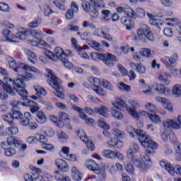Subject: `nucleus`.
Masks as SVG:
<instances>
[{"label": "nucleus", "mask_w": 181, "mask_h": 181, "mask_svg": "<svg viewBox=\"0 0 181 181\" xmlns=\"http://www.w3.org/2000/svg\"><path fill=\"white\" fill-rule=\"evenodd\" d=\"M118 87L119 90H124V91H127L129 93L131 91V86L129 85H127L123 82H121L118 84Z\"/></svg>", "instance_id": "nucleus-58"}, {"label": "nucleus", "mask_w": 181, "mask_h": 181, "mask_svg": "<svg viewBox=\"0 0 181 181\" xmlns=\"http://www.w3.org/2000/svg\"><path fill=\"white\" fill-rule=\"evenodd\" d=\"M174 136L175 135L173 134V133H169L168 132H164L161 134V139L164 142H168V141H173Z\"/></svg>", "instance_id": "nucleus-29"}, {"label": "nucleus", "mask_w": 181, "mask_h": 181, "mask_svg": "<svg viewBox=\"0 0 181 181\" xmlns=\"http://www.w3.org/2000/svg\"><path fill=\"white\" fill-rule=\"evenodd\" d=\"M82 27L84 29H91V30H95V29H97V25L90 21H83Z\"/></svg>", "instance_id": "nucleus-27"}, {"label": "nucleus", "mask_w": 181, "mask_h": 181, "mask_svg": "<svg viewBox=\"0 0 181 181\" xmlns=\"http://www.w3.org/2000/svg\"><path fill=\"white\" fill-rule=\"evenodd\" d=\"M27 105L30 107L31 112H36L39 110V105L33 100H28Z\"/></svg>", "instance_id": "nucleus-38"}, {"label": "nucleus", "mask_w": 181, "mask_h": 181, "mask_svg": "<svg viewBox=\"0 0 181 181\" xmlns=\"http://www.w3.org/2000/svg\"><path fill=\"white\" fill-rule=\"evenodd\" d=\"M108 145L110 148H122V141L117 138L111 139L110 141H108Z\"/></svg>", "instance_id": "nucleus-23"}, {"label": "nucleus", "mask_w": 181, "mask_h": 181, "mask_svg": "<svg viewBox=\"0 0 181 181\" xmlns=\"http://www.w3.org/2000/svg\"><path fill=\"white\" fill-rule=\"evenodd\" d=\"M23 71H25V70H23L22 73L18 74L21 77H23L24 80H33L36 78L35 76H33V74L29 72H25V74H23Z\"/></svg>", "instance_id": "nucleus-45"}, {"label": "nucleus", "mask_w": 181, "mask_h": 181, "mask_svg": "<svg viewBox=\"0 0 181 181\" xmlns=\"http://www.w3.org/2000/svg\"><path fill=\"white\" fill-rule=\"evenodd\" d=\"M35 139H37V141H39V142H40L41 144H42V146L47 142V139H46V137L42 134H37L35 136Z\"/></svg>", "instance_id": "nucleus-62"}, {"label": "nucleus", "mask_w": 181, "mask_h": 181, "mask_svg": "<svg viewBox=\"0 0 181 181\" xmlns=\"http://www.w3.org/2000/svg\"><path fill=\"white\" fill-rule=\"evenodd\" d=\"M161 168L165 169L170 176H181V167L179 165H173L172 163L163 160L160 162Z\"/></svg>", "instance_id": "nucleus-10"}, {"label": "nucleus", "mask_w": 181, "mask_h": 181, "mask_svg": "<svg viewBox=\"0 0 181 181\" xmlns=\"http://www.w3.org/2000/svg\"><path fill=\"white\" fill-rule=\"evenodd\" d=\"M93 90L101 97H107V92L100 86L93 87Z\"/></svg>", "instance_id": "nucleus-41"}, {"label": "nucleus", "mask_w": 181, "mask_h": 181, "mask_svg": "<svg viewBox=\"0 0 181 181\" xmlns=\"http://www.w3.org/2000/svg\"><path fill=\"white\" fill-rule=\"evenodd\" d=\"M33 46H43L44 47H49L50 45L46 42L45 40L40 39L39 41L33 42Z\"/></svg>", "instance_id": "nucleus-49"}, {"label": "nucleus", "mask_w": 181, "mask_h": 181, "mask_svg": "<svg viewBox=\"0 0 181 181\" xmlns=\"http://www.w3.org/2000/svg\"><path fill=\"white\" fill-rule=\"evenodd\" d=\"M116 11L117 13H125V15L130 16V18H133V19H136V18L142 19L146 15L145 9L141 7H138L134 11L129 6H124L117 7Z\"/></svg>", "instance_id": "nucleus-7"}, {"label": "nucleus", "mask_w": 181, "mask_h": 181, "mask_svg": "<svg viewBox=\"0 0 181 181\" xmlns=\"http://www.w3.org/2000/svg\"><path fill=\"white\" fill-rule=\"evenodd\" d=\"M148 118L153 124H160L162 122L160 117L155 113L148 115Z\"/></svg>", "instance_id": "nucleus-32"}, {"label": "nucleus", "mask_w": 181, "mask_h": 181, "mask_svg": "<svg viewBox=\"0 0 181 181\" xmlns=\"http://www.w3.org/2000/svg\"><path fill=\"white\" fill-rule=\"evenodd\" d=\"M121 23L126 26L127 30H130V29H132V26H134V21H132V18H131V16H123L121 18Z\"/></svg>", "instance_id": "nucleus-21"}, {"label": "nucleus", "mask_w": 181, "mask_h": 181, "mask_svg": "<svg viewBox=\"0 0 181 181\" xmlns=\"http://www.w3.org/2000/svg\"><path fill=\"white\" fill-rule=\"evenodd\" d=\"M127 131L132 138H134L135 136H138L139 141L142 146H150V148H152V149H156V142L151 140V139H149V136H148L146 132H145L144 130L135 129H133L132 127L129 126Z\"/></svg>", "instance_id": "nucleus-4"}, {"label": "nucleus", "mask_w": 181, "mask_h": 181, "mask_svg": "<svg viewBox=\"0 0 181 181\" xmlns=\"http://www.w3.org/2000/svg\"><path fill=\"white\" fill-rule=\"evenodd\" d=\"M89 45L92 49L97 50L98 52H103V46L97 41L92 40L89 42Z\"/></svg>", "instance_id": "nucleus-37"}, {"label": "nucleus", "mask_w": 181, "mask_h": 181, "mask_svg": "<svg viewBox=\"0 0 181 181\" xmlns=\"http://www.w3.org/2000/svg\"><path fill=\"white\" fill-rule=\"evenodd\" d=\"M85 49H87V45H83L81 48L78 49V54L82 59H90V56L87 52L84 50Z\"/></svg>", "instance_id": "nucleus-33"}, {"label": "nucleus", "mask_w": 181, "mask_h": 181, "mask_svg": "<svg viewBox=\"0 0 181 181\" xmlns=\"http://www.w3.org/2000/svg\"><path fill=\"white\" fill-rule=\"evenodd\" d=\"M156 148H152L151 146H144V148H147V149L145 150V153H142L140 155V158L144 163L142 164V162L139 160V158L137 157L134 162L133 163L134 165L141 170V172H146L149 168L152 166V160H151V157H149L148 155H151V153H154L155 151L158 149V144L156 143Z\"/></svg>", "instance_id": "nucleus-2"}, {"label": "nucleus", "mask_w": 181, "mask_h": 181, "mask_svg": "<svg viewBox=\"0 0 181 181\" xmlns=\"http://www.w3.org/2000/svg\"><path fill=\"white\" fill-rule=\"evenodd\" d=\"M72 108L74 110V111L78 112L80 118L85 119V122L87 124V125H94V124H95L94 119L87 117V115L84 114L83 112V110L82 108H80L77 106H73Z\"/></svg>", "instance_id": "nucleus-15"}, {"label": "nucleus", "mask_w": 181, "mask_h": 181, "mask_svg": "<svg viewBox=\"0 0 181 181\" xmlns=\"http://www.w3.org/2000/svg\"><path fill=\"white\" fill-rule=\"evenodd\" d=\"M103 155L107 159H115V151L111 150H105L103 152Z\"/></svg>", "instance_id": "nucleus-43"}, {"label": "nucleus", "mask_w": 181, "mask_h": 181, "mask_svg": "<svg viewBox=\"0 0 181 181\" xmlns=\"http://www.w3.org/2000/svg\"><path fill=\"white\" fill-rule=\"evenodd\" d=\"M113 134L117 138L124 139L126 138L125 133L119 129H114Z\"/></svg>", "instance_id": "nucleus-55"}, {"label": "nucleus", "mask_w": 181, "mask_h": 181, "mask_svg": "<svg viewBox=\"0 0 181 181\" xmlns=\"http://www.w3.org/2000/svg\"><path fill=\"white\" fill-rule=\"evenodd\" d=\"M145 107L146 108V110H148L151 112H156V110H158L156 108V106H155V105L151 103H146Z\"/></svg>", "instance_id": "nucleus-57"}, {"label": "nucleus", "mask_w": 181, "mask_h": 181, "mask_svg": "<svg viewBox=\"0 0 181 181\" xmlns=\"http://www.w3.org/2000/svg\"><path fill=\"white\" fill-rule=\"evenodd\" d=\"M101 86H103V87H104V88H107V90H110V91L114 90V86H112V84H111V83H110L107 80L102 79Z\"/></svg>", "instance_id": "nucleus-50"}, {"label": "nucleus", "mask_w": 181, "mask_h": 181, "mask_svg": "<svg viewBox=\"0 0 181 181\" xmlns=\"http://www.w3.org/2000/svg\"><path fill=\"white\" fill-rule=\"evenodd\" d=\"M165 129L173 128V129H180L181 128V115L174 119H167L163 122Z\"/></svg>", "instance_id": "nucleus-12"}, {"label": "nucleus", "mask_w": 181, "mask_h": 181, "mask_svg": "<svg viewBox=\"0 0 181 181\" xmlns=\"http://www.w3.org/2000/svg\"><path fill=\"white\" fill-rule=\"evenodd\" d=\"M43 13L45 16H50L53 13V10H52L49 5H45L43 6Z\"/></svg>", "instance_id": "nucleus-53"}, {"label": "nucleus", "mask_w": 181, "mask_h": 181, "mask_svg": "<svg viewBox=\"0 0 181 181\" xmlns=\"http://www.w3.org/2000/svg\"><path fill=\"white\" fill-rule=\"evenodd\" d=\"M77 135L83 142H87L88 141V137L86 134V132L83 129L78 130Z\"/></svg>", "instance_id": "nucleus-48"}, {"label": "nucleus", "mask_w": 181, "mask_h": 181, "mask_svg": "<svg viewBox=\"0 0 181 181\" xmlns=\"http://www.w3.org/2000/svg\"><path fill=\"white\" fill-rule=\"evenodd\" d=\"M140 54L141 56H144L145 57H152V52H151V49L148 48H143L140 51Z\"/></svg>", "instance_id": "nucleus-54"}, {"label": "nucleus", "mask_w": 181, "mask_h": 181, "mask_svg": "<svg viewBox=\"0 0 181 181\" xmlns=\"http://www.w3.org/2000/svg\"><path fill=\"white\" fill-rule=\"evenodd\" d=\"M112 105L114 108H117V110H121L125 107V110L128 111L129 114H130V115H132V117L135 119H139L141 118V115L144 117H146V115L149 117V115H151V113L145 110H141L139 112H136V110H132L131 107L125 106V103H124V100L120 98H117L115 101L112 103Z\"/></svg>", "instance_id": "nucleus-6"}, {"label": "nucleus", "mask_w": 181, "mask_h": 181, "mask_svg": "<svg viewBox=\"0 0 181 181\" xmlns=\"http://www.w3.org/2000/svg\"><path fill=\"white\" fill-rule=\"evenodd\" d=\"M173 91V95L174 97H180L181 95V85L180 84H177L173 87L172 89Z\"/></svg>", "instance_id": "nucleus-40"}, {"label": "nucleus", "mask_w": 181, "mask_h": 181, "mask_svg": "<svg viewBox=\"0 0 181 181\" xmlns=\"http://www.w3.org/2000/svg\"><path fill=\"white\" fill-rule=\"evenodd\" d=\"M175 152L177 153L176 159L177 160H181V144H178L175 146Z\"/></svg>", "instance_id": "nucleus-60"}, {"label": "nucleus", "mask_w": 181, "mask_h": 181, "mask_svg": "<svg viewBox=\"0 0 181 181\" xmlns=\"http://www.w3.org/2000/svg\"><path fill=\"white\" fill-rule=\"evenodd\" d=\"M11 113L13 117V119H19V118L23 117L22 112H21L19 110H15V109H13V110Z\"/></svg>", "instance_id": "nucleus-59"}, {"label": "nucleus", "mask_w": 181, "mask_h": 181, "mask_svg": "<svg viewBox=\"0 0 181 181\" xmlns=\"http://www.w3.org/2000/svg\"><path fill=\"white\" fill-rule=\"evenodd\" d=\"M54 177L55 180H62L64 177L63 174L59 170H57L54 173Z\"/></svg>", "instance_id": "nucleus-64"}, {"label": "nucleus", "mask_w": 181, "mask_h": 181, "mask_svg": "<svg viewBox=\"0 0 181 181\" xmlns=\"http://www.w3.org/2000/svg\"><path fill=\"white\" fill-rule=\"evenodd\" d=\"M153 90H156L157 93H159L160 94H163L166 97L170 95V88H165V86L162 84L154 83L153 84Z\"/></svg>", "instance_id": "nucleus-16"}, {"label": "nucleus", "mask_w": 181, "mask_h": 181, "mask_svg": "<svg viewBox=\"0 0 181 181\" xmlns=\"http://www.w3.org/2000/svg\"><path fill=\"white\" fill-rule=\"evenodd\" d=\"M87 168L89 170H93L94 173H96L100 180H105L107 177V173L105 172V170L100 169V167H98V165L95 163L94 160H90L88 162Z\"/></svg>", "instance_id": "nucleus-11"}, {"label": "nucleus", "mask_w": 181, "mask_h": 181, "mask_svg": "<svg viewBox=\"0 0 181 181\" xmlns=\"http://www.w3.org/2000/svg\"><path fill=\"white\" fill-rule=\"evenodd\" d=\"M88 81L94 87H99L103 83V79H98L94 77L88 78Z\"/></svg>", "instance_id": "nucleus-34"}, {"label": "nucleus", "mask_w": 181, "mask_h": 181, "mask_svg": "<svg viewBox=\"0 0 181 181\" xmlns=\"http://www.w3.org/2000/svg\"><path fill=\"white\" fill-rule=\"evenodd\" d=\"M68 57L64 58L61 62L63 63L64 67L66 69H68L69 70H72V69H74V64L70 62L69 59H67Z\"/></svg>", "instance_id": "nucleus-44"}, {"label": "nucleus", "mask_w": 181, "mask_h": 181, "mask_svg": "<svg viewBox=\"0 0 181 181\" xmlns=\"http://www.w3.org/2000/svg\"><path fill=\"white\" fill-rule=\"evenodd\" d=\"M25 181H43V177L37 173H33L31 174H25L24 175Z\"/></svg>", "instance_id": "nucleus-19"}, {"label": "nucleus", "mask_w": 181, "mask_h": 181, "mask_svg": "<svg viewBox=\"0 0 181 181\" xmlns=\"http://www.w3.org/2000/svg\"><path fill=\"white\" fill-rule=\"evenodd\" d=\"M147 39L153 41V35L151 32V28L146 25H143L137 30L136 34L134 36V40L145 42Z\"/></svg>", "instance_id": "nucleus-8"}, {"label": "nucleus", "mask_w": 181, "mask_h": 181, "mask_svg": "<svg viewBox=\"0 0 181 181\" xmlns=\"http://www.w3.org/2000/svg\"><path fill=\"white\" fill-rule=\"evenodd\" d=\"M37 116V122H39V124H45L46 121H47V117H46V115L45 112L42 111H38L36 113Z\"/></svg>", "instance_id": "nucleus-26"}, {"label": "nucleus", "mask_w": 181, "mask_h": 181, "mask_svg": "<svg viewBox=\"0 0 181 181\" xmlns=\"http://www.w3.org/2000/svg\"><path fill=\"white\" fill-rule=\"evenodd\" d=\"M112 117H113V118H115V119H124V115L122 114V112L116 110H112Z\"/></svg>", "instance_id": "nucleus-47"}, {"label": "nucleus", "mask_w": 181, "mask_h": 181, "mask_svg": "<svg viewBox=\"0 0 181 181\" xmlns=\"http://www.w3.org/2000/svg\"><path fill=\"white\" fill-rule=\"evenodd\" d=\"M55 165L59 170L62 172H67L69 170V165L62 158H58L55 160Z\"/></svg>", "instance_id": "nucleus-20"}, {"label": "nucleus", "mask_w": 181, "mask_h": 181, "mask_svg": "<svg viewBox=\"0 0 181 181\" xmlns=\"http://www.w3.org/2000/svg\"><path fill=\"white\" fill-rule=\"evenodd\" d=\"M34 89L36 91L37 95H47V91L39 85L35 86Z\"/></svg>", "instance_id": "nucleus-39"}, {"label": "nucleus", "mask_w": 181, "mask_h": 181, "mask_svg": "<svg viewBox=\"0 0 181 181\" xmlns=\"http://www.w3.org/2000/svg\"><path fill=\"white\" fill-rule=\"evenodd\" d=\"M101 14L103 17L100 21L102 22H110V18H108L109 16H111V11L110 10H103Z\"/></svg>", "instance_id": "nucleus-36"}, {"label": "nucleus", "mask_w": 181, "mask_h": 181, "mask_svg": "<svg viewBox=\"0 0 181 181\" xmlns=\"http://www.w3.org/2000/svg\"><path fill=\"white\" fill-rule=\"evenodd\" d=\"M5 156L11 158V156H13V155H16V150L13 148H8L5 150Z\"/></svg>", "instance_id": "nucleus-56"}, {"label": "nucleus", "mask_w": 181, "mask_h": 181, "mask_svg": "<svg viewBox=\"0 0 181 181\" xmlns=\"http://www.w3.org/2000/svg\"><path fill=\"white\" fill-rule=\"evenodd\" d=\"M94 111L98 114H100V115H103V117H107L110 110L107 107L103 106L102 107H95Z\"/></svg>", "instance_id": "nucleus-30"}, {"label": "nucleus", "mask_w": 181, "mask_h": 181, "mask_svg": "<svg viewBox=\"0 0 181 181\" xmlns=\"http://www.w3.org/2000/svg\"><path fill=\"white\" fill-rule=\"evenodd\" d=\"M104 33L105 32L103 28H95V30L93 31V35L98 36V37H103Z\"/></svg>", "instance_id": "nucleus-61"}, {"label": "nucleus", "mask_w": 181, "mask_h": 181, "mask_svg": "<svg viewBox=\"0 0 181 181\" xmlns=\"http://www.w3.org/2000/svg\"><path fill=\"white\" fill-rule=\"evenodd\" d=\"M18 69H20L21 71H23V70H25V71H31L32 73H35V74H37V76H40L41 74L40 71L33 66L21 64L18 66Z\"/></svg>", "instance_id": "nucleus-18"}, {"label": "nucleus", "mask_w": 181, "mask_h": 181, "mask_svg": "<svg viewBox=\"0 0 181 181\" xmlns=\"http://www.w3.org/2000/svg\"><path fill=\"white\" fill-rule=\"evenodd\" d=\"M44 133L45 134V135H47V136H54V130H53V129H52L51 127H46L45 129H44Z\"/></svg>", "instance_id": "nucleus-63"}, {"label": "nucleus", "mask_w": 181, "mask_h": 181, "mask_svg": "<svg viewBox=\"0 0 181 181\" xmlns=\"http://www.w3.org/2000/svg\"><path fill=\"white\" fill-rule=\"evenodd\" d=\"M30 33L32 36L35 37V39H40V37H45V36H46V35L43 33V30H33L30 31Z\"/></svg>", "instance_id": "nucleus-35"}, {"label": "nucleus", "mask_w": 181, "mask_h": 181, "mask_svg": "<svg viewBox=\"0 0 181 181\" xmlns=\"http://www.w3.org/2000/svg\"><path fill=\"white\" fill-rule=\"evenodd\" d=\"M31 115L29 112H26L24 113V117L21 119L20 121L21 125H23V127H28L29 124H30V118Z\"/></svg>", "instance_id": "nucleus-25"}, {"label": "nucleus", "mask_w": 181, "mask_h": 181, "mask_svg": "<svg viewBox=\"0 0 181 181\" xmlns=\"http://www.w3.org/2000/svg\"><path fill=\"white\" fill-rule=\"evenodd\" d=\"M47 82L54 88L53 94L59 98H64V93H63V86H62V80L56 76V74L53 71L47 69Z\"/></svg>", "instance_id": "nucleus-3"}, {"label": "nucleus", "mask_w": 181, "mask_h": 181, "mask_svg": "<svg viewBox=\"0 0 181 181\" xmlns=\"http://www.w3.org/2000/svg\"><path fill=\"white\" fill-rule=\"evenodd\" d=\"M2 119L6 122H8L9 125H12V124H13V117L12 116V113L11 112L7 115H4L2 116Z\"/></svg>", "instance_id": "nucleus-46"}, {"label": "nucleus", "mask_w": 181, "mask_h": 181, "mask_svg": "<svg viewBox=\"0 0 181 181\" xmlns=\"http://www.w3.org/2000/svg\"><path fill=\"white\" fill-rule=\"evenodd\" d=\"M7 62L9 64L10 69H13L14 71H16V73H18V74H21L22 71H21V69H19V66L23 64L22 63L16 64V61H15V59L12 57H8Z\"/></svg>", "instance_id": "nucleus-17"}, {"label": "nucleus", "mask_w": 181, "mask_h": 181, "mask_svg": "<svg viewBox=\"0 0 181 181\" xmlns=\"http://www.w3.org/2000/svg\"><path fill=\"white\" fill-rule=\"evenodd\" d=\"M0 86L10 95H16L17 93L22 98H28L29 95L28 90H26V83L22 78H16L13 80L4 78V81L0 80Z\"/></svg>", "instance_id": "nucleus-1"}, {"label": "nucleus", "mask_w": 181, "mask_h": 181, "mask_svg": "<svg viewBox=\"0 0 181 181\" xmlns=\"http://www.w3.org/2000/svg\"><path fill=\"white\" fill-rule=\"evenodd\" d=\"M54 56L55 57L56 62L57 60L62 61L65 57H70V56H73V52L71 50H63L62 47H57L54 49Z\"/></svg>", "instance_id": "nucleus-13"}, {"label": "nucleus", "mask_w": 181, "mask_h": 181, "mask_svg": "<svg viewBox=\"0 0 181 181\" xmlns=\"http://www.w3.org/2000/svg\"><path fill=\"white\" fill-rule=\"evenodd\" d=\"M139 152V146L136 144H131L129 148L127 150V155L128 159H131L132 160L133 163L134 160H136L138 158V156L136 153Z\"/></svg>", "instance_id": "nucleus-14"}, {"label": "nucleus", "mask_w": 181, "mask_h": 181, "mask_svg": "<svg viewBox=\"0 0 181 181\" xmlns=\"http://www.w3.org/2000/svg\"><path fill=\"white\" fill-rule=\"evenodd\" d=\"M169 77V75L165 72H162L158 74V78L161 81V83H163L165 86H169L170 84V81L168 78Z\"/></svg>", "instance_id": "nucleus-24"}, {"label": "nucleus", "mask_w": 181, "mask_h": 181, "mask_svg": "<svg viewBox=\"0 0 181 181\" xmlns=\"http://www.w3.org/2000/svg\"><path fill=\"white\" fill-rule=\"evenodd\" d=\"M19 132V129L15 126H11L6 129L7 135H16Z\"/></svg>", "instance_id": "nucleus-42"}, {"label": "nucleus", "mask_w": 181, "mask_h": 181, "mask_svg": "<svg viewBox=\"0 0 181 181\" xmlns=\"http://www.w3.org/2000/svg\"><path fill=\"white\" fill-rule=\"evenodd\" d=\"M72 179L75 181H81L83 179V174L76 167H72Z\"/></svg>", "instance_id": "nucleus-22"}, {"label": "nucleus", "mask_w": 181, "mask_h": 181, "mask_svg": "<svg viewBox=\"0 0 181 181\" xmlns=\"http://www.w3.org/2000/svg\"><path fill=\"white\" fill-rule=\"evenodd\" d=\"M0 25L4 28H8V29H13V28H15V25L12 23H10L6 20L1 21Z\"/></svg>", "instance_id": "nucleus-52"}, {"label": "nucleus", "mask_w": 181, "mask_h": 181, "mask_svg": "<svg viewBox=\"0 0 181 181\" xmlns=\"http://www.w3.org/2000/svg\"><path fill=\"white\" fill-rule=\"evenodd\" d=\"M1 35L4 37H0V42H9V43H16L18 40H25L29 36V31L25 29L15 35L13 33L7 28H4L1 31Z\"/></svg>", "instance_id": "nucleus-5"}, {"label": "nucleus", "mask_w": 181, "mask_h": 181, "mask_svg": "<svg viewBox=\"0 0 181 181\" xmlns=\"http://www.w3.org/2000/svg\"><path fill=\"white\" fill-rule=\"evenodd\" d=\"M57 136H58V139H59V141H60V142H63L64 141H67V139H69V136L67 135V134H66L64 132H58Z\"/></svg>", "instance_id": "nucleus-51"}, {"label": "nucleus", "mask_w": 181, "mask_h": 181, "mask_svg": "<svg viewBox=\"0 0 181 181\" xmlns=\"http://www.w3.org/2000/svg\"><path fill=\"white\" fill-rule=\"evenodd\" d=\"M90 57L93 60H103V63H105L107 66H114V62H115V56L112 54L106 53H97L92 52L90 53Z\"/></svg>", "instance_id": "nucleus-9"}, {"label": "nucleus", "mask_w": 181, "mask_h": 181, "mask_svg": "<svg viewBox=\"0 0 181 181\" xmlns=\"http://www.w3.org/2000/svg\"><path fill=\"white\" fill-rule=\"evenodd\" d=\"M89 2L92 6L95 8H105V3L103 0H89Z\"/></svg>", "instance_id": "nucleus-31"}, {"label": "nucleus", "mask_w": 181, "mask_h": 181, "mask_svg": "<svg viewBox=\"0 0 181 181\" xmlns=\"http://www.w3.org/2000/svg\"><path fill=\"white\" fill-rule=\"evenodd\" d=\"M179 60V58L177 57V54H175L174 57H165V61L169 66H173L174 64H176V62Z\"/></svg>", "instance_id": "nucleus-28"}]
</instances>
